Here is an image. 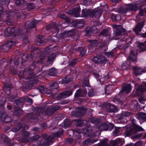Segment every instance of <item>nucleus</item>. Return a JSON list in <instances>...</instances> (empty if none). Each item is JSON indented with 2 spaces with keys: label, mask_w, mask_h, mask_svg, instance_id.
Returning <instances> with one entry per match:
<instances>
[{
  "label": "nucleus",
  "mask_w": 146,
  "mask_h": 146,
  "mask_svg": "<svg viewBox=\"0 0 146 146\" xmlns=\"http://www.w3.org/2000/svg\"><path fill=\"white\" fill-rule=\"evenodd\" d=\"M35 43L38 45H42L46 44V42L44 40L41 36H39L36 39Z\"/></svg>",
  "instance_id": "obj_12"
},
{
  "label": "nucleus",
  "mask_w": 146,
  "mask_h": 146,
  "mask_svg": "<svg viewBox=\"0 0 146 146\" xmlns=\"http://www.w3.org/2000/svg\"><path fill=\"white\" fill-rule=\"evenodd\" d=\"M34 5L32 3H30L28 4L27 8L29 10L33 9L34 8Z\"/></svg>",
  "instance_id": "obj_53"
},
{
  "label": "nucleus",
  "mask_w": 146,
  "mask_h": 146,
  "mask_svg": "<svg viewBox=\"0 0 146 146\" xmlns=\"http://www.w3.org/2000/svg\"><path fill=\"white\" fill-rule=\"evenodd\" d=\"M19 31L18 30L14 31V28H8L5 31V33L6 35L9 36L11 34H13L14 35H17L19 33Z\"/></svg>",
  "instance_id": "obj_5"
},
{
  "label": "nucleus",
  "mask_w": 146,
  "mask_h": 146,
  "mask_svg": "<svg viewBox=\"0 0 146 146\" xmlns=\"http://www.w3.org/2000/svg\"><path fill=\"white\" fill-rule=\"evenodd\" d=\"M137 118L139 120L146 119V114L139 113L137 115Z\"/></svg>",
  "instance_id": "obj_22"
},
{
  "label": "nucleus",
  "mask_w": 146,
  "mask_h": 146,
  "mask_svg": "<svg viewBox=\"0 0 146 146\" xmlns=\"http://www.w3.org/2000/svg\"><path fill=\"white\" fill-rule=\"evenodd\" d=\"M120 96V95H118L116 96L113 99V101L116 103L117 102H120V100L118 99V98Z\"/></svg>",
  "instance_id": "obj_49"
},
{
  "label": "nucleus",
  "mask_w": 146,
  "mask_h": 146,
  "mask_svg": "<svg viewBox=\"0 0 146 146\" xmlns=\"http://www.w3.org/2000/svg\"><path fill=\"white\" fill-rule=\"evenodd\" d=\"M13 44L12 41L9 42L3 45L1 47V48H3V50H8L9 49Z\"/></svg>",
  "instance_id": "obj_18"
},
{
  "label": "nucleus",
  "mask_w": 146,
  "mask_h": 146,
  "mask_svg": "<svg viewBox=\"0 0 146 146\" xmlns=\"http://www.w3.org/2000/svg\"><path fill=\"white\" fill-rule=\"evenodd\" d=\"M143 26V23H139L137 25L135 28L133 29L137 34H138L139 32L141 31V28Z\"/></svg>",
  "instance_id": "obj_17"
},
{
  "label": "nucleus",
  "mask_w": 146,
  "mask_h": 146,
  "mask_svg": "<svg viewBox=\"0 0 146 146\" xmlns=\"http://www.w3.org/2000/svg\"><path fill=\"white\" fill-rule=\"evenodd\" d=\"M113 53L112 52H107L105 53V55L108 57H111L113 56Z\"/></svg>",
  "instance_id": "obj_50"
},
{
  "label": "nucleus",
  "mask_w": 146,
  "mask_h": 146,
  "mask_svg": "<svg viewBox=\"0 0 146 146\" xmlns=\"http://www.w3.org/2000/svg\"><path fill=\"white\" fill-rule=\"evenodd\" d=\"M139 101L140 103L142 104H144L145 103V100L142 97L139 99Z\"/></svg>",
  "instance_id": "obj_60"
},
{
  "label": "nucleus",
  "mask_w": 146,
  "mask_h": 146,
  "mask_svg": "<svg viewBox=\"0 0 146 146\" xmlns=\"http://www.w3.org/2000/svg\"><path fill=\"white\" fill-rule=\"evenodd\" d=\"M86 30L88 33L92 32L95 33V31L97 30V29L95 27L91 28H90V27H88L86 28Z\"/></svg>",
  "instance_id": "obj_29"
},
{
  "label": "nucleus",
  "mask_w": 146,
  "mask_h": 146,
  "mask_svg": "<svg viewBox=\"0 0 146 146\" xmlns=\"http://www.w3.org/2000/svg\"><path fill=\"white\" fill-rule=\"evenodd\" d=\"M55 57V55L54 54H52L49 55L48 58V61L50 63H52Z\"/></svg>",
  "instance_id": "obj_30"
},
{
  "label": "nucleus",
  "mask_w": 146,
  "mask_h": 146,
  "mask_svg": "<svg viewBox=\"0 0 146 146\" xmlns=\"http://www.w3.org/2000/svg\"><path fill=\"white\" fill-rule=\"evenodd\" d=\"M99 56L95 57L93 58V60L95 62L99 63Z\"/></svg>",
  "instance_id": "obj_54"
},
{
  "label": "nucleus",
  "mask_w": 146,
  "mask_h": 146,
  "mask_svg": "<svg viewBox=\"0 0 146 146\" xmlns=\"http://www.w3.org/2000/svg\"><path fill=\"white\" fill-rule=\"evenodd\" d=\"M59 17L63 19H65L67 18V16L65 15L64 14L60 15Z\"/></svg>",
  "instance_id": "obj_61"
},
{
  "label": "nucleus",
  "mask_w": 146,
  "mask_h": 146,
  "mask_svg": "<svg viewBox=\"0 0 146 146\" xmlns=\"http://www.w3.org/2000/svg\"><path fill=\"white\" fill-rule=\"evenodd\" d=\"M97 128L102 131H106L108 130V126L107 124L105 123H104L99 127H98Z\"/></svg>",
  "instance_id": "obj_21"
},
{
  "label": "nucleus",
  "mask_w": 146,
  "mask_h": 146,
  "mask_svg": "<svg viewBox=\"0 0 146 146\" xmlns=\"http://www.w3.org/2000/svg\"><path fill=\"white\" fill-rule=\"evenodd\" d=\"M126 127L128 129L125 132V133L127 136H129L135 134L133 129H131V126L130 127L128 126H127Z\"/></svg>",
  "instance_id": "obj_16"
},
{
  "label": "nucleus",
  "mask_w": 146,
  "mask_h": 146,
  "mask_svg": "<svg viewBox=\"0 0 146 146\" xmlns=\"http://www.w3.org/2000/svg\"><path fill=\"white\" fill-rule=\"evenodd\" d=\"M144 5L143 2L141 1L128 5L127 7V10L136 11Z\"/></svg>",
  "instance_id": "obj_2"
},
{
  "label": "nucleus",
  "mask_w": 146,
  "mask_h": 146,
  "mask_svg": "<svg viewBox=\"0 0 146 146\" xmlns=\"http://www.w3.org/2000/svg\"><path fill=\"white\" fill-rule=\"evenodd\" d=\"M2 100H0V105L1 106H3L5 103V99L4 98H3L2 99Z\"/></svg>",
  "instance_id": "obj_58"
},
{
  "label": "nucleus",
  "mask_w": 146,
  "mask_h": 146,
  "mask_svg": "<svg viewBox=\"0 0 146 146\" xmlns=\"http://www.w3.org/2000/svg\"><path fill=\"white\" fill-rule=\"evenodd\" d=\"M60 108L58 106H56L54 107L52 109V111L53 113L55 112L56 111Z\"/></svg>",
  "instance_id": "obj_59"
},
{
  "label": "nucleus",
  "mask_w": 146,
  "mask_h": 146,
  "mask_svg": "<svg viewBox=\"0 0 146 146\" xmlns=\"http://www.w3.org/2000/svg\"><path fill=\"white\" fill-rule=\"evenodd\" d=\"M102 12L101 9L97 8L92 11L90 14V16L92 17H94L97 18H98L100 17Z\"/></svg>",
  "instance_id": "obj_4"
},
{
  "label": "nucleus",
  "mask_w": 146,
  "mask_h": 146,
  "mask_svg": "<svg viewBox=\"0 0 146 146\" xmlns=\"http://www.w3.org/2000/svg\"><path fill=\"white\" fill-rule=\"evenodd\" d=\"M143 142L141 141H139L136 142L134 146H142Z\"/></svg>",
  "instance_id": "obj_55"
},
{
  "label": "nucleus",
  "mask_w": 146,
  "mask_h": 146,
  "mask_svg": "<svg viewBox=\"0 0 146 146\" xmlns=\"http://www.w3.org/2000/svg\"><path fill=\"white\" fill-rule=\"evenodd\" d=\"M64 96H66V98L70 96L72 94V92L71 91H66L64 92Z\"/></svg>",
  "instance_id": "obj_45"
},
{
  "label": "nucleus",
  "mask_w": 146,
  "mask_h": 146,
  "mask_svg": "<svg viewBox=\"0 0 146 146\" xmlns=\"http://www.w3.org/2000/svg\"><path fill=\"white\" fill-rule=\"evenodd\" d=\"M131 129H133L135 133L137 132L141 131L144 130L141 127L135 124H133L131 126Z\"/></svg>",
  "instance_id": "obj_11"
},
{
  "label": "nucleus",
  "mask_w": 146,
  "mask_h": 146,
  "mask_svg": "<svg viewBox=\"0 0 146 146\" xmlns=\"http://www.w3.org/2000/svg\"><path fill=\"white\" fill-rule=\"evenodd\" d=\"M79 50L80 52V54L82 56H83L86 53L85 51L82 48H80Z\"/></svg>",
  "instance_id": "obj_52"
},
{
  "label": "nucleus",
  "mask_w": 146,
  "mask_h": 146,
  "mask_svg": "<svg viewBox=\"0 0 146 146\" xmlns=\"http://www.w3.org/2000/svg\"><path fill=\"white\" fill-rule=\"evenodd\" d=\"M23 113V111L20 109H18L15 110V114L17 115H19Z\"/></svg>",
  "instance_id": "obj_39"
},
{
  "label": "nucleus",
  "mask_w": 146,
  "mask_h": 146,
  "mask_svg": "<svg viewBox=\"0 0 146 146\" xmlns=\"http://www.w3.org/2000/svg\"><path fill=\"white\" fill-rule=\"evenodd\" d=\"M9 0H0V3L5 4L7 5L9 3Z\"/></svg>",
  "instance_id": "obj_44"
},
{
  "label": "nucleus",
  "mask_w": 146,
  "mask_h": 146,
  "mask_svg": "<svg viewBox=\"0 0 146 146\" xmlns=\"http://www.w3.org/2000/svg\"><path fill=\"white\" fill-rule=\"evenodd\" d=\"M141 50L138 51L137 49H135L131 51L130 52L129 59L132 61L136 62L137 61L136 55L137 53L141 51H145L146 50V46L145 43H141L139 47Z\"/></svg>",
  "instance_id": "obj_1"
},
{
  "label": "nucleus",
  "mask_w": 146,
  "mask_h": 146,
  "mask_svg": "<svg viewBox=\"0 0 146 146\" xmlns=\"http://www.w3.org/2000/svg\"><path fill=\"white\" fill-rule=\"evenodd\" d=\"M21 125H19L18 126H17L16 127H14L12 129V130L13 132H15L21 129Z\"/></svg>",
  "instance_id": "obj_51"
},
{
  "label": "nucleus",
  "mask_w": 146,
  "mask_h": 146,
  "mask_svg": "<svg viewBox=\"0 0 146 146\" xmlns=\"http://www.w3.org/2000/svg\"><path fill=\"white\" fill-rule=\"evenodd\" d=\"M58 87V84L56 83H54L52 84V86L50 87V89L51 90H52L54 89H56Z\"/></svg>",
  "instance_id": "obj_43"
},
{
  "label": "nucleus",
  "mask_w": 146,
  "mask_h": 146,
  "mask_svg": "<svg viewBox=\"0 0 146 146\" xmlns=\"http://www.w3.org/2000/svg\"><path fill=\"white\" fill-rule=\"evenodd\" d=\"M98 44V42L97 40H92L91 41L90 45L92 47H94Z\"/></svg>",
  "instance_id": "obj_36"
},
{
  "label": "nucleus",
  "mask_w": 146,
  "mask_h": 146,
  "mask_svg": "<svg viewBox=\"0 0 146 146\" xmlns=\"http://www.w3.org/2000/svg\"><path fill=\"white\" fill-rule=\"evenodd\" d=\"M14 98V97L12 98L11 97H9L6 98V99H7L9 101H13V99Z\"/></svg>",
  "instance_id": "obj_63"
},
{
  "label": "nucleus",
  "mask_w": 146,
  "mask_h": 146,
  "mask_svg": "<svg viewBox=\"0 0 146 146\" xmlns=\"http://www.w3.org/2000/svg\"><path fill=\"white\" fill-rule=\"evenodd\" d=\"M106 108L107 111L109 112H115L117 111L116 107L110 104H106Z\"/></svg>",
  "instance_id": "obj_9"
},
{
  "label": "nucleus",
  "mask_w": 146,
  "mask_h": 146,
  "mask_svg": "<svg viewBox=\"0 0 146 146\" xmlns=\"http://www.w3.org/2000/svg\"><path fill=\"white\" fill-rule=\"evenodd\" d=\"M80 10L79 6L75 8V7L72 12L71 11L69 10L67 11V13L69 14H73V16L75 17H78L80 16Z\"/></svg>",
  "instance_id": "obj_6"
},
{
  "label": "nucleus",
  "mask_w": 146,
  "mask_h": 146,
  "mask_svg": "<svg viewBox=\"0 0 146 146\" xmlns=\"http://www.w3.org/2000/svg\"><path fill=\"white\" fill-rule=\"evenodd\" d=\"M64 92H63L58 94L57 98V99L58 100H60L61 99L66 98V96H64Z\"/></svg>",
  "instance_id": "obj_41"
},
{
  "label": "nucleus",
  "mask_w": 146,
  "mask_h": 146,
  "mask_svg": "<svg viewBox=\"0 0 146 146\" xmlns=\"http://www.w3.org/2000/svg\"><path fill=\"white\" fill-rule=\"evenodd\" d=\"M4 90L7 95H9L10 94V91L9 88L5 87L4 88Z\"/></svg>",
  "instance_id": "obj_46"
},
{
  "label": "nucleus",
  "mask_w": 146,
  "mask_h": 146,
  "mask_svg": "<svg viewBox=\"0 0 146 146\" xmlns=\"http://www.w3.org/2000/svg\"><path fill=\"white\" fill-rule=\"evenodd\" d=\"M37 23V21L34 20L31 22H27L26 24V25H27L29 28H33L36 26Z\"/></svg>",
  "instance_id": "obj_14"
},
{
  "label": "nucleus",
  "mask_w": 146,
  "mask_h": 146,
  "mask_svg": "<svg viewBox=\"0 0 146 146\" xmlns=\"http://www.w3.org/2000/svg\"><path fill=\"white\" fill-rule=\"evenodd\" d=\"M1 118L3 119L4 118V121L6 122H10L11 120V118L10 117L7 116L6 117H5L6 114L5 113L2 114L1 113Z\"/></svg>",
  "instance_id": "obj_24"
},
{
  "label": "nucleus",
  "mask_w": 146,
  "mask_h": 146,
  "mask_svg": "<svg viewBox=\"0 0 146 146\" xmlns=\"http://www.w3.org/2000/svg\"><path fill=\"white\" fill-rule=\"evenodd\" d=\"M145 14H146V8L144 9H141L139 15L137 17L138 18L140 16H143Z\"/></svg>",
  "instance_id": "obj_35"
},
{
  "label": "nucleus",
  "mask_w": 146,
  "mask_h": 146,
  "mask_svg": "<svg viewBox=\"0 0 146 146\" xmlns=\"http://www.w3.org/2000/svg\"><path fill=\"white\" fill-rule=\"evenodd\" d=\"M99 62H102L106 60V58L103 56H99Z\"/></svg>",
  "instance_id": "obj_48"
},
{
  "label": "nucleus",
  "mask_w": 146,
  "mask_h": 146,
  "mask_svg": "<svg viewBox=\"0 0 146 146\" xmlns=\"http://www.w3.org/2000/svg\"><path fill=\"white\" fill-rule=\"evenodd\" d=\"M113 86L109 85L105 88V91L106 94L108 95L113 91Z\"/></svg>",
  "instance_id": "obj_19"
},
{
  "label": "nucleus",
  "mask_w": 146,
  "mask_h": 146,
  "mask_svg": "<svg viewBox=\"0 0 146 146\" xmlns=\"http://www.w3.org/2000/svg\"><path fill=\"white\" fill-rule=\"evenodd\" d=\"M133 70H134V73L135 75H139L142 74V70L140 68L138 67H134Z\"/></svg>",
  "instance_id": "obj_26"
},
{
  "label": "nucleus",
  "mask_w": 146,
  "mask_h": 146,
  "mask_svg": "<svg viewBox=\"0 0 146 146\" xmlns=\"http://www.w3.org/2000/svg\"><path fill=\"white\" fill-rule=\"evenodd\" d=\"M110 35L109 32L106 30H103L100 34V35H102L105 36H109Z\"/></svg>",
  "instance_id": "obj_34"
},
{
  "label": "nucleus",
  "mask_w": 146,
  "mask_h": 146,
  "mask_svg": "<svg viewBox=\"0 0 146 146\" xmlns=\"http://www.w3.org/2000/svg\"><path fill=\"white\" fill-rule=\"evenodd\" d=\"M146 90V83L144 85L139 86L136 88V92L135 95L139 96L142 92Z\"/></svg>",
  "instance_id": "obj_8"
},
{
  "label": "nucleus",
  "mask_w": 146,
  "mask_h": 146,
  "mask_svg": "<svg viewBox=\"0 0 146 146\" xmlns=\"http://www.w3.org/2000/svg\"><path fill=\"white\" fill-rule=\"evenodd\" d=\"M93 74L97 79H99L100 76L98 74L94 72L93 73Z\"/></svg>",
  "instance_id": "obj_62"
},
{
  "label": "nucleus",
  "mask_w": 146,
  "mask_h": 146,
  "mask_svg": "<svg viewBox=\"0 0 146 146\" xmlns=\"http://www.w3.org/2000/svg\"><path fill=\"white\" fill-rule=\"evenodd\" d=\"M63 130L62 129H60L58 132L54 135L55 137H59L63 133Z\"/></svg>",
  "instance_id": "obj_40"
},
{
  "label": "nucleus",
  "mask_w": 146,
  "mask_h": 146,
  "mask_svg": "<svg viewBox=\"0 0 146 146\" xmlns=\"http://www.w3.org/2000/svg\"><path fill=\"white\" fill-rule=\"evenodd\" d=\"M86 111V109L83 108H78L76 110V111H72V116H81L84 115Z\"/></svg>",
  "instance_id": "obj_3"
},
{
  "label": "nucleus",
  "mask_w": 146,
  "mask_h": 146,
  "mask_svg": "<svg viewBox=\"0 0 146 146\" xmlns=\"http://www.w3.org/2000/svg\"><path fill=\"white\" fill-rule=\"evenodd\" d=\"M56 72V70L54 68H52L49 70L48 74L50 76H54Z\"/></svg>",
  "instance_id": "obj_32"
},
{
  "label": "nucleus",
  "mask_w": 146,
  "mask_h": 146,
  "mask_svg": "<svg viewBox=\"0 0 146 146\" xmlns=\"http://www.w3.org/2000/svg\"><path fill=\"white\" fill-rule=\"evenodd\" d=\"M76 62V60H74L70 62V65L71 66L73 67L75 64Z\"/></svg>",
  "instance_id": "obj_57"
},
{
  "label": "nucleus",
  "mask_w": 146,
  "mask_h": 146,
  "mask_svg": "<svg viewBox=\"0 0 146 146\" xmlns=\"http://www.w3.org/2000/svg\"><path fill=\"white\" fill-rule=\"evenodd\" d=\"M74 121L76 123V125L78 126H82V121L80 120H74Z\"/></svg>",
  "instance_id": "obj_42"
},
{
  "label": "nucleus",
  "mask_w": 146,
  "mask_h": 146,
  "mask_svg": "<svg viewBox=\"0 0 146 146\" xmlns=\"http://www.w3.org/2000/svg\"><path fill=\"white\" fill-rule=\"evenodd\" d=\"M96 93L93 89H90L88 92V95L89 97H92L96 95Z\"/></svg>",
  "instance_id": "obj_33"
},
{
  "label": "nucleus",
  "mask_w": 146,
  "mask_h": 146,
  "mask_svg": "<svg viewBox=\"0 0 146 146\" xmlns=\"http://www.w3.org/2000/svg\"><path fill=\"white\" fill-rule=\"evenodd\" d=\"M59 31V29L56 27H54L51 30V31L53 33H57Z\"/></svg>",
  "instance_id": "obj_47"
},
{
  "label": "nucleus",
  "mask_w": 146,
  "mask_h": 146,
  "mask_svg": "<svg viewBox=\"0 0 146 146\" xmlns=\"http://www.w3.org/2000/svg\"><path fill=\"white\" fill-rule=\"evenodd\" d=\"M131 115L130 112H124L122 113V115L120 117V120L123 122H127L126 117Z\"/></svg>",
  "instance_id": "obj_13"
},
{
  "label": "nucleus",
  "mask_w": 146,
  "mask_h": 146,
  "mask_svg": "<svg viewBox=\"0 0 146 146\" xmlns=\"http://www.w3.org/2000/svg\"><path fill=\"white\" fill-rule=\"evenodd\" d=\"M89 128H88V129H86L82 130L81 131V133H82L84 136H91L92 134L91 133V130L89 129Z\"/></svg>",
  "instance_id": "obj_23"
},
{
  "label": "nucleus",
  "mask_w": 146,
  "mask_h": 146,
  "mask_svg": "<svg viewBox=\"0 0 146 146\" xmlns=\"http://www.w3.org/2000/svg\"><path fill=\"white\" fill-rule=\"evenodd\" d=\"M73 141V140L72 138L68 139L67 140V142L69 143H72Z\"/></svg>",
  "instance_id": "obj_64"
},
{
  "label": "nucleus",
  "mask_w": 146,
  "mask_h": 146,
  "mask_svg": "<svg viewBox=\"0 0 146 146\" xmlns=\"http://www.w3.org/2000/svg\"><path fill=\"white\" fill-rule=\"evenodd\" d=\"M98 141L97 139H88L85 140L83 144L84 145H91L96 142Z\"/></svg>",
  "instance_id": "obj_20"
},
{
  "label": "nucleus",
  "mask_w": 146,
  "mask_h": 146,
  "mask_svg": "<svg viewBox=\"0 0 146 146\" xmlns=\"http://www.w3.org/2000/svg\"><path fill=\"white\" fill-rule=\"evenodd\" d=\"M132 87L130 84H126L123 86L122 88V91L127 93H129L131 90Z\"/></svg>",
  "instance_id": "obj_15"
},
{
  "label": "nucleus",
  "mask_w": 146,
  "mask_h": 146,
  "mask_svg": "<svg viewBox=\"0 0 146 146\" xmlns=\"http://www.w3.org/2000/svg\"><path fill=\"white\" fill-rule=\"evenodd\" d=\"M117 143L115 140H112L110 141L109 146H114Z\"/></svg>",
  "instance_id": "obj_56"
},
{
  "label": "nucleus",
  "mask_w": 146,
  "mask_h": 146,
  "mask_svg": "<svg viewBox=\"0 0 146 146\" xmlns=\"http://www.w3.org/2000/svg\"><path fill=\"white\" fill-rule=\"evenodd\" d=\"M107 141V139H104L98 144V146H109Z\"/></svg>",
  "instance_id": "obj_27"
},
{
  "label": "nucleus",
  "mask_w": 146,
  "mask_h": 146,
  "mask_svg": "<svg viewBox=\"0 0 146 146\" xmlns=\"http://www.w3.org/2000/svg\"><path fill=\"white\" fill-rule=\"evenodd\" d=\"M92 11L88 9H85L82 10V16L83 17H86L89 15L90 16V14Z\"/></svg>",
  "instance_id": "obj_25"
},
{
  "label": "nucleus",
  "mask_w": 146,
  "mask_h": 146,
  "mask_svg": "<svg viewBox=\"0 0 146 146\" xmlns=\"http://www.w3.org/2000/svg\"><path fill=\"white\" fill-rule=\"evenodd\" d=\"M71 80L69 76H67L62 80V81L64 83L66 84L70 82Z\"/></svg>",
  "instance_id": "obj_38"
},
{
  "label": "nucleus",
  "mask_w": 146,
  "mask_h": 146,
  "mask_svg": "<svg viewBox=\"0 0 146 146\" xmlns=\"http://www.w3.org/2000/svg\"><path fill=\"white\" fill-rule=\"evenodd\" d=\"M112 19L113 21H118L121 19V17L119 15H112Z\"/></svg>",
  "instance_id": "obj_31"
},
{
  "label": "nucleus",
  "mask_w": 146,
  "mask_h": 146,
  "mask_svg": "<svg viewBox=\"0 0 146 146\" xmlns=\"http://www.w3.org/2000/svg\"><path fill=\"white\" fill-rule=\"evenodd\" d=\"M87 94V91L84 89H79L77 90L75 96L78 97V96H83Z\"/></svg>",
  "instance_id": "obj_10"
},
{
  "label": "nucleus",
  "mask_w": 146,
  "mask_h": 146,
  "mask_svg": "<svg viewBox=\"0 0 146 146\" xmlns=\"http://www.w3.org/2000/svg\"><path fill=\"white\" fill-rule=\"evenodd\" d=\"M127 7H121L118 9L117 12L121 14H124L127 12Z\"/></svg>",
  "instance_id": "obj_28"
},
{
  "label": "nucleus",
  "mask_w": 146,
  "mask_h": 146,
  "mask_svg": "<svg viewBox=\"0 0 146 146\" xmlns=\"http://www.w3.org/2000/svg\"><path fill=\"white\" fill-rule=\"evenodd\" d=\"M15 2L17 5H18L21 4H25L26 3V1L25 0H15Z\"/></svg>",
  "instance_id": "obj_37"
},
{
  "label": "nucleus",
  "mask_w": 146,
  "mask_h": 146,
  "mask_svg": "<svg viewBox=\"0 0 146 146\" xmlns=\"http://www.w3.org/2000/svg\"><path fill=\"white\" fill-rule=\"evenodd\" d=\"M114 27L117 30V31L115 33V36L117 37L120 36L122 33L125 31V30L122 28L121 25H115Z\"/></svg>",
  "instance_id": "obj_7"
}]
</instances>
